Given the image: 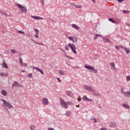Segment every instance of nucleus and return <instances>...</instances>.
I'll list each match as a JSON object with an SVG mask.
<instances>
[{
	"mask_svg": "<svg viewBox=\"0 0 130 130\" xmlns=\"http://www.w3.org/2000/svg\"><path fill=\"white\" fill-rule=\"evenodd\" d=\"M83 88L85 89V90L89 91V92H91V93H92L93 95H95V96H100V94L96 92V90L92 88V87H91L90 85H84Z\"/></svg>",
	"mask_w": 130,
	"mask_h": 130,
	"instance_id": "f257e3e1",
	"label": "nucleus"
},
{
	"mask_svg": "<svg viewBox=\"0 0 130 130\" xmlns=\"http://www.w3.org/2000/svg\"><path fill=\"white\" fill-rule=\"evenodd\" d=\"M1 101L3 102L4 107H7L8 109H11V108H13V106L11 103L7 102L6 100L4 99H1Z\"/></svg>",
	"mask_w": 130,
	"mask_h": 130,
	"instance_id": "f03ea898",
	"label": "nucleus"
},
{
	"mask_svg": "<svg viewBox=\"0 0 130 130\" xmlns=\"http://www.w3.org/2000/svg\"><path fill=\"white\" fill-rule=\"evenodd\" d=\"M16 6L19 8L20 11L21 12V14L27 13V8H26V6H22L20 4H17Z\"/></svg>",
	"mask_w": 130,
	"mask_h": 130,
	"instance_id": "7ed1b4c3",
	"label": "nucleus"
},
{
	"mask_svg": "<svg viewBox=\"0 0 130 130\" xmlns=\"http://www.w3.org/2000/svg\"><path fill=\"white\" fill-rule=\"evenodd\" d=\"M59 100L60 105H61V106L63 108H65V109H68V104H67V102L61 98L59 99Z\"/></svg>",
	"mask_w": 130,
	"mask_h": 130,
	"instance_id": "20e7f679",
	"label": "nucleus"
},
{
	"mask_svg": "<svg viewBox=\"0 0 130 130\" xmlns=\"http://www.w3.org/2000/svg\"><path fill=\"white\" fill-rule=\"evenodd\" d=\"M68 46L70 47V48L72 50L73 52H74V53H75V54H77V51H76V49H77V48L76 47V45H75V44H72V43H69Z\"/></svg>",
	"mask_w": 130,
	"mask_h": 130,
	"instance_id": "39448f33",
	"label": "nucleus"
},
{
	"mask_svg": "<svg viewBox=\"0 0 130 130\" xmlns=\"http://www.w3.org/2000/svg\"><path fill=\"white\" fill-rule=\"evenodd\" d=\"M68 39H69V40H71L74 43L78 42V38L76 37H68Z\"/></svg>",
	"mask_w": 130,
	"mask_h": 130,
	"instance_id": "423d86ee",
	"label": "nucleus"
},
{
	"mask_svg": "<svg viewBox=\"0 0 130 130\" xmlns=\"http://www.w3.org/2000/svg\"><path fill=\"white\" fill-rule=\"evenodd\" d=\"M42 103L44 105H48L49 104V101H48V99L46 98H44L42 99Z\"/></svg>",
	"mask_w": 130,
	"mask_h": 130,
	"instance_id": "0eeeda50",
	"label": "nucleus"
},
{
	"mask_svg": "<svg viewBox=\"0 0 130 130\" xmlns=\"http://www.w3.org/2000/svg\"><path fill=\"white\" fill-rule=\"evenodd\" d=\"M32 70H36L38 72H40L41 73V75H44V72L43 71H42V69L39 68V67H32Z\"/></svg>",
	"mask_w": 130,
	"mask_h": 130,
	"instance_id": "6e6552de",
	"label": "nucleus"
},
{
	"mask_svg": "<svg viewBox=\"0 0 130 130\" xmlns=\"http://www.w3.org/2000/svg\"><path fill=\"white\" fill-rule=\"evenodd\" d=\"M14 87H22V85H20L17 81H14V83L12 84L13 89H14Z\"/></svg>",
	"mask_w": 130,
	"mask_h": 130,
	"instance_id": "1a4fd4ad",
	"label": "nucleus"
},
{
	"mask_svg": "<svg viewBox=\"0 0 130 130\" xmlns=\"http://www.w3.org/2000/svg\"><path fill=\"white\" fill-rule=\"evenodd\" d=\"M82 100H83V101H88L89 102H92V101H93V100L92 99H89V98H88L87 97V96L85 95L82 98Z\"/></svg>",
	"mask_w": 130,
	"mask_h": 130,
	"instance_id": "9d476101",
	"label": "nucleus"
},
{
	"mask_svg": "<svg viewBox=\"0 0 130 130\" xmlns=\"http://www.w3.org/2000/svg\"><path fill=\"white\" fill-rule=\"evenodd\" d=\"M66 94L68 96H70V97H74V94L71 91H66Z\"/></svg>",
	"mask_w": 130,
	"mask_h": 130,
	"instance_id": "9b49d317",
	"label": "nucleus"
},
{
	"mask_svg": "<svg viewBox=\"0 0 130 130\" xmlns=\"http://www.w3.org/2000/svg\"><path fill=\"white\" fill-rule=\"evenodd\" d=\"M34 30L36 32V35H35V37L38 38L39 36V30L37 28H34Z\"/></svg>",
	"mask_w": 130,
	"mask_h": 130,
	"instance_id": "f8f14e48",
	"label": "nucleus"
},
{
	"mask_svg": "<svg viewBox=\"0 0 130 130\" xmlns=\"http://www.w3.org/2000/svg\"><path fill=\"white\" fill-rule=\"evenodd\" d=\"M31 18H33L34 19H35L36 20H43V18L40 17L39 16H31Z\"/></svg>",
	"mask_w": 130,
	"mask_h": 130,
	"instance_id": "ddd939ff",
	"label": "nucleus"
},
{
	"mask_svg": "<svg viewBox=\"0 0 130 130\" xmlns=\"http://www.w3.org/2000/svg\"><path fill=\"white\" fill-rule=\"evenodd\" d=\"M84 68H85V69H88V70H92L93 68H94V67L91 66V65L85 64L84 65Z\"/></svg>",
	"mask_w": 130,
	"mask_h": 130,
	"instance_id": "4468645a",
	"label": "nucleus"
},
{
	"mask_svg": "<svg viewBox=\"0 0 130 130\" xmlns=\"http://www.w3.org/2000/svg\"><path fill=\"white\" fill-rule=\"evenodd\" d=\"M124 96L125 97H130V91H127V92H124Z\"/></svg>",
	"mask_w": 130,
	"mask_h": 130,
	"instance_id": "2eb2a0df",
	"label": "nucleus"
},
{
	"mask_svg": "<svg viewBox=\"0 0 130 130\" xmlns=\"http://www.w3.org/2000/svg\"><path fill=\"white\" fill-rule=\"evenodd\" d=\"M110 127H115L116 126V123H115V122H111L110 123Z\"/></svg>",
	"mask_w": 130,
	"mask_h": 130,
	"instance_id": "dca6fc26",
	"label": "nucleus"
},
{
	"mask_svg": "<svg viewBox=\"0 0 130 130\" xmlns=\"http://www.w3.org/2000/svg\"><path fill=\"white\" fill-rule=\"evenodd\" d=\"M121 106H122V107H124V108H126V109H129V106H128V105L122 104L121 105Z\"/></svg>",
	"mask_w": 130,
	"mask_h": 130,
	"instance_id": "f3484780",
	"label": "nucleus"
},
{
	"mask_svg": "<svg viewBox=\"0 0 130 130\" xmlns=\"http://www.w3.org/2000/svg\"><path fill=\"white\" fill-rule=\"evenodd\" d=\"M1 94H2L3 95V96H7L8 95V92H7V91H6V90H2L1 91Z\"/></svg>",
	"mask_w": 130,
	"mask_h": 130,
	"instance_id": "a211bd4d",
	"label": "nucleus"
},
{
	"mask_svg": "<svg viewBox=\"0 0 130 130\" xmlns=\"http://www.w3.org/2000/svg\"><path fill=\"white\" fill-rule=\"evenodd\" d=\"M72 26L73 28H74V29H76V30H79L80 27H79L77 24H72Z\"/></svg>",
	"mask_w": 130,
	"mask_h": 130,
	"instance_id": "6ab92c4d",
	"label": "nucleus"
},
{
	"mask_svg": "<svg viewBox=\"0 0 130 130\" xmlns=\"http://www.w3.org/2000/svg\"><path fill=\"white\" fill-rule=\"evenodd\" d=\"M115 48L117 49V50H119L120 48H122V49H123L124 47L122 46H115Z\"/></svg>",
	"mask_w": 130,
	"mask_h": 130,
	"instance_id": "aec40b11",
	"label": "nucleus"
},
{
	"mask_svg": "<svg viewBox=\"0 0 130 130\" xmlns=\"http://www.w3.org/2000/svg\"><path fill=\"white\" fill-rule=\"evenodd\" d=\"M8 76H9V74L8 73H0L1 77H8Z\"/></svg>",
	"mask_w": 130,
	"mask_h": 130,
	"instance_id": "412c9836",
	"label": "nucleus"
},
{
	"mask_svg": "<svg viewBox=\"0 0 130 130\" xmlns=\"http://www.w3.org/2000/svg\"><path fill=\"white\" fill-rule=\"evenodd\" d=\"M103 41H104V42H107V43H110V40H109V39H108L106 38H104Z\"/></svg>",
	"mask_w": 130,
	"mask_h": 130,
	"instance_id": "4be33fe9",
	"label": "nucleus"
},
{
	"mask_svg": "<svg viewBox=\"0 0 130 130\" xmlns=\"http://www.w3.org/2000/svg\"><path fill=\"white\" fill-rule=\"evenodd\" d=\"M102 37V35H99V34H95L94 37V40H96V39L98 38V37Z\"/></svg>",
	"mask_w": 130,
	"mask_h": 130,
	"instance_id": "5701e85b",
	"label": "nucleus"
},
{
	"mask_svg": "<svg viewBox=\"0 0 130 130\" xmlns=\"http://www.w3.org/2000/svg\"><path fill=\"white\" fill-rule=\"evenodd\" d=\"M66 115H67V116H71V115H72V112L71 111H67Z\"/></svg>",
	"mask_w": 130,
	"mask_h": 130,
	"instance_id": "b1692460",
	"label": "nucleus"
},
{
	"mask_svg": "<svg viewBox=\"0 0 130 130\" xmlns=\"http://www.w3.org/2000/svg\"><path fill=\"white\" fill-rule=\"evenodd\" d=\"M110 65L111 66V68H113V70H114L115 69V64L114 62H110Z\"/></svg>",
	"mask_w": 130,
	"mask_h": 130,
	"instance_id": "393cba45",
	"label": "nucleus"
},
{
	"mask_svg": "<svg viewBox=\"0 0 130 130\" xmlns=\"http://www.w3.org/2000/svg\"><path fill=\"white\" fill-rule=\"evenodd\" d=\"M91 73H94V74H97L98 73V71L95 69L94 67L91 69Z\"/></svg>",
	"mask_w": 130,
	"mask_h": 130,
	"instance_id": "a878e982",
	"label": "nucleus"
},
{
	"mask_svg": "<svg viewBox=\"0 0 130 130\" xmlns=\"http://www.w3.org/2000/svg\"><path fill=\"white\" fill-rule=\"evenodd\" d=\"M29 128L31 130H35L36 129V126H35V125H31V126H30Z\"/></svg>",
	"mask_w": 130,
	"mask_h": 130,
	"instance_id": "bb28decb",
	"label": "nucleus"
},
{
	"mask_svg": "<svg viewBox=\"0 0 130 130\" xmlns=\"http://www.w3.org/2000/svg\"><path fill=\"white\" fill-rule=\"evenodd\" d=\"M2 15H3L4 16H5L6 17H8V14L7 13V12H5V11H3L1 12Z\"/></svg>",
	"mask_w": 130,
	"mask_h": 130,
	"instance_id": "cd10ccee",
	"label": "nucleus"
},
{
	"mask_svg": "<svg viewBox=\"0 0 130 130\" xmlns=\"http://www.w3.org/2000/svg\"><path fill=\"white\" fill-rule=\"evenodd\" d=\"M5 69H8L9 68L8 67V64L6 62H5V61H4V63H3V66Z\"/></svg>",
	"mask_w": 130,
	"mask_h": 130,
	"instance_id": "c85d7f7f",
	"label": "nucleus"
},
{
	"mask_svg": "<svg viewBox=\"0 0 130 130\" xmlns=\"http://www.w3.org/2000/svg\"><path fill=\"white\" fill-rule=\"evenodd\" d=\"M31 40L33 42H34V43H35L36 44H38L39 45H43V46L44 45L43 44H41V43H36V42L35 41H34V40H33V39H31Z\"/></svg>",
	"mask_w": 130,
	"mask_h": 130,
	"instance_id": "c756f323",
	"label": "nucleus"
},
{
	"mask_svg": "<svg viewBox=\"0 0 130 130\" xmlns=\"http://www.w3.org/2000/svg\"><path fill=\"white\" fill-rule=\"evenodd\" d=\"M123 49H124V50H125L126 53H127V54L130 53V50H129V49L124 47Z\"/></svg>",
	"mask_w": 130,
	"mask_h": 130,
	"instance_id": "7c9ffc66",
	"label": "nucleus"
},
{
	"mask_svg": "<svg viewBox=\"0 0 130 130\" xmlns=\"http://www.w3.org/2000/svg\"><path fill=\"white\" fill-rule=\"evenodd\" d=\"M17 33H19L20 34H23V35H25V32L22 31V30H18L17 31Z\"/></svg>",
	"mask_w": 130,
	"mask_h": 130,
	"instance_id": "2f4dec72",
	"label": "nucleus"
},
{
	"mask_svg": "<svg viewBox=\"0 0 130 130\" xmlns=\"http://www.w3.org/2000/svg\"><path fill=\"white\" fill-rule=\"evenodd\" d=\"M59 73L60 75H61V76H63L64 75V72L62 70H59Z\"/></svg>",
	"mask_w": 130,
	"mask_h": 130,
	"instance_id": "473e14b6",
	"label": "nucleus"
},
{
	"mask_svg": "<svg viewBox=\"0 0 130 130\" xmlns=\"http://www.w3.org/2000/svg\"><path fill=\"white\" fill-rule=\"evenodd\" d=\"M11 52L12 53H18V51H17L16 50L12 49H11Z\"/></svg>",
	"mask_w": 130,
	"mask_h": 130,
	"instance_id": "72a5a7b5",
	"label": "nucleus"
},
{
	"mask_svg": "<svg viewBox=\"0 0 130 130\" xmlns=\"http://www.w3.org/2000/svg\"><path fill=\"white\" fill-rule=\"evenodd\" d=\"M71 5L73 6V7H75L76 8H81V7H78L77 5L75 4V3H71Z\"/></svg>",
	"mask_w": 130,
	"mask_h": 130,
	"instance_id": "f704fd0d",
	"label": "nucleus"
},
{
	"mask_svg": "<svg viewBox=\"0 0 130 130\" xmlns=\"http://www.w3.org/2000/svg\"><path fill=\"white\" fill-rule=\"evenodd\" d=\"M123 13H124V14H129V13L130 12L128 10H123L122 11Z\"/></svg>",
	"mask_w": 130,
	"mask_h": 130,
	"instance_id": "c9c22d12",
	"label": "nucleus"
},
{
	"mask_svg": "<svg viewBox=\"0 0 130 130\" xmlns=\"http://www.w3.org/2000/svg\"><path fill=\"white\" fill-rule=\"evenodd\" d=\"M109 21H110V22H112V23H115V21L113 20V19L112 18H109Z\"/></svg>",
	"mask_w": 130,
	"mask_h": 130,
	"instance_id": "e433bc0d",
	"label": "nucleus"
},
{
	"mask_svg": "<svg viewBox=\"0 0 130 130\" xmlns=\"http://www.w3.org/2000/svg\"><path fill=\"white\" fill-rule=\"evenodd\" d=\"M120 23V20L118 19V20L115 21L114 24H119Z\"/></svg>",
	"mask_w": 130,
	"mask_h": 130,
	"instance_id": "4c0bfd02",
	"label": "nucleus"
},
{
	"mask_svg": "<svg viewBox=\"0 0 130 130\" xmlns=\"http://www.w3.org/2000/svg\"><path fill=\"white\" fill-rule=\"evenodd\" d=\"M21 66H23V67H27V63H24L23 62L20 63Z\"/></svg>",
	"mask_w": 130,
	"mask_h": 130,
	"instance_id": "58836bf2",
	"label": "nucleus"
},
{
	"mask_svg": "<svg viewBox=\"0 0 130 130\" xmlns=\"http://www.w3.org/2000/svg\"><path fill=\"white\" fill-rule=\"evenodd\" d=\"M67 105H73V103L71 102H66Z\"/></svg>",
	"mask_w": 130,
	"mask_h": 130,
	"instance_id": "ea45409f",
	"label": "nucleus"
},
{
	"mask_svg": "<svg viewBox=\"0 0 130 130\" xmlns=\"http://www.w3.org/2000/svg\"><path fill=\"white\" fill-rule=\"evenodd\" d=\"M69 46H68V45H66L65 46V49H66V50H68L69 49Z\"/></svg>",
	"mask_w": 130,
	"mask_h": 130,
	"instance_id": "a19ab883",
	"label": "nucleus"
},
{
	"mask_svg": "<svg viewBox=\"0 0 130 130\" xmlns=\"http://www.w3.org/2000/svg\"><path fill=\"white\" fill-rule=\"evenodd\" d=\"M126 81H130V76H126Z\"/></svg>",
	"mask_w": 130,
	"mask_h": 130,
	"instance_id": "79ce46f5",
	"label": "nucleus"
},
{
	"mask_svg": "<svg viewBox=\"0 0 130 130\" xmlns=\"http://www.w3.org/2000/svg\"><path fill=\"white\" fill-rule=\"evenodd\" d=\"M66 57H68V58H69V59H73V57L71 56H69L68 55H66Z\"/></svg>",
	"mask_w": 130,
	"mask_h": 130,
	"instance_id": "37998d69",
	"label": "nucleus"
},
{
	"mask_svg": "<svg viewBox=\"0 0 130 130\" xmlns=\"http://www.w3.org/2000/svg\"><path fill=\"white\" fill-rule=\"evenodd\" d=\"M32 73H30L28 75H27V77H28V78H32Z\"/></svg>",
	"mask_w": 130,
	"mask_h": 130,
	"instance_id": "c03bdc74",
	"label": "nucleus"
},
{
	"mask_svg": "<svg viewBox=\"0 0 130 130\" xmlns=\"http://www.w3.org/2000/svg\"><path fill=\"white\" fill-rule=\"evenodd\" d=\"M19 60L20 63H21V62H23V60H22L21 57H19Z\"/></svg>",
	"mask_w": 130,
	"mask_h": 130,
	"instance_id": "a18cd8bd",
	"label": "nucleus"
},
{
	"mask_svg": "<svg viewBox=\"0 0 130 130\" xmlns=\"http://www.w3.org/2000/svg\"><path fill=\"white\" fill-rule=\"evenodd\" d=\"M57 80H58V82H59V83H61V80H60V79H59V78L57 77Z\"/></svg>",
	"mask_w": 130,
	"mask_h": 130,
	"instance_id": "49530a36",
	"label": "nucleus"
},
{
	"mask_svg": "<svg viewBox=\"0 0 130 130\" xmlns=\"http://www.w3.org/2000/svg\"><path fill=\"white\" fill-rule=\"evenodd\" d=\"M100 130H107V129L106 128L102 127L100 128Z\"/></svg>",
	"mask_w": 130,
	"mask_h": 130,
	"instance_id": "de8ad7c7",
	"label": "nucleus"
},
{
	"mask_svg": "<svg viewBox=\"0 0 130 130\" xmlns=\"http://www.w3.org/2000/svg\"><path fill=\"white\" fill-rule=\"evenodd\" d=\"M93 120H94V121H93L94 123H95V122H97V120H96V118H94Z\"/></svg>",
	"mask_w": 130,
	"mask_h": 130,
	"instance_id": "09e8293b",
	"label": "nucleus"
},
{
	"mask_svg": "<svg viewBox=\"0 0 130 130\" xmlns=\"http://www.w3.org/2000/svg\"><path fill=\"white\" fill-rule=\"evenodd\" d=\"M123 1L124 0H117V2H118V3H122V2H123Z\"/></svg>",
	"mask_w": 130,
	"mask_h": 130,
	"instance_id": "8fccbe9b",
	"label": "nucleus"
},
{
	"mask_svg": "<svg viewBox=\"0 0 130 130\" xmlns=\"http://www.w3.org/2000/svg\"><path fill=\"white\" fill-rule=\"evenodd\" d=\"M48 130H54V129L53 128H48Z\"/></svg>",
	"mask_w": 130,
	"mask_h": 130,
	"instance_id": "3c124183",
	"label": "nucleus"
},
{
	"mask_svg": "<svg viewBox=\"0 0 130 130\" xmlns=\"http://www.w3.org/2000/svg\"><path fill=\"white\" fill-rule=\"evenodd\" d=\"M42 5H44V0H42Z\"/></svg>",
	"mask_w": 130,
	"mask_h": 130,
	"instance_id": "603ef678",
	"label": "nucleus"
},
{
	"mask_svg": "<svg viewBox=\"0 0 130 130\" xmlns=\"http://www.w3.org/2000/svg\"><path fill=\"white\" fill-rule=\"evenodd\" d=\"M61 51H63L64 53L66 54V51H64V50L61 49Z\"/></svg>",
	"mask_w": 130,
	"mask_h": 130,
	"instance_id": "864d4df0",
	"label": "nucleus"
},
{
	"mask_svg": "<svg viewBox=\"0 0 130 130\" xmlns=\"http://www.w3.org/2000/svg\"><path fill=\"white\" fill-rule=\"evenodd\" d=\"M91 1H92V2H93V3H94V4H95V0H91Z\"/></svg>",
	"mask_w": 130,
	"mask_h": 130,
	"instance_id": "5fc2aeb1",
	"label": "nucleus"
},
{
	"mask_svg": "<svg viewBox=\"0 0 130 130\" xmlns=\"http://www.w3.org/2000/svg\"><path fill=\"white\" fill-rule=\"evenodd\" d=\"M22 73H25V70H21Z\"/></svg>",
	"mask_w": 130,
	"mask_h": 130,
	"instance_id": "6e6d98bb",
	"label": "nucleus"
},
{
	"mask_svg": "<svg viewBox=\"0 0 130 130\" xmlns=\"http://www.w3.org/2000/svg\"><path fill=\"white\" fill-rule=\"evenodd\" d=\"M6 109L7 110L8 112H10V111H9V110H8L7 108H6Z\"/></svg>",
	"mask_w": 130,
	"mask_h": 130,
	"instance_id": "4d7b16f0",
	"label": "nucleus"
},
{
	"mask_svg": "<svg viewBox=\"0 0 130 130\" xmlns=\"http://www.w3.org/2000/svg\"><path fill=\"white\" fill-rule=\"evenodd\" d=\"M76 107H80V105H76Z\"/></svg>",
	"mask_w": 130,
	"mask_h": 130,
	"instance_id": "13d9d810",
	"label": "nucleus"
},
{
	"mask_svg": "<svg viewBox=\"0 0 130 130\" xmlns=\"http://www.w3.org/2000/svg\"><path fill=\"white\" fill-rule=\"evenodd\" d=\"M3 11H2V10H0V13H1V14L2 13V12Z\"/></svg>",
	"mask_w": 130,
	"mask_h": 130,
	"instance_id": "bf43d9fd",
	"label": "nucleus"
},
{
	"mask_svg": "<svg viewBox=\"0 0 130 130\" xmlns=\"http://www.w3.org/2000/svg\"><path fill=\"white\" fill-rule=\"evenodd\" d=\"M78 101H81V100H80V99H78Z\"/></svg>",
	"mask_w": 130,
	"mask_h": 130,
	"instance_id": "052dcab7",
	"label": "nucleus"
},
{
	"mask_svg": "<svg viewBox=\"0 0 130 130\" xmlns=\"http://www.w3.org/2000/svg\"><path fill=\"white\" fill-rule=\"evenodd\" d=\"M19 55H21V53H19Z\"/></svg>",
	"mask_w": 130,
	"mask_h": 130,
	"instance_id": "680f3d73",
	"label": "nucleus"
},
{
	"mask_svg": "<svg viewBox=\"0 0 130 130\" xmlns=\"http://www.w3.org/2000/svg\"><path fill=\"white\" fill-rule=\"evenodd\" d=\"M91 119V120H93V119Z\"/></svg>",
	"mask_w": 130,
	"mask_h": 130,
	"instance_id": "e2e57ef3",
	"label": "nucleus"
},
{
	"mask_svg": "<svg viewBox=\"0 0 130 130\" xmlns=\"http://www.w3.org/2000/svg\"><path fill=\"white\" fill-rule=\"evenodd\" d=\"M0 55H2V54H0Z\"/></svg>",
	"mask_w": 130,
	"mask_h": 130,
	"instance_id": "0e129e2a",
	"label": "nucleus"
}]
</instances>
